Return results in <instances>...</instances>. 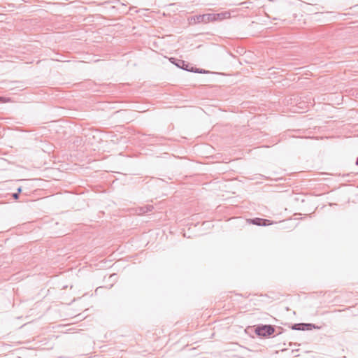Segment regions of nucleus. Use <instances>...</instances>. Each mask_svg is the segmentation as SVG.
Returning a JSON list of instances; mask_svg holds the SVG:
<instances>
[{
	"mask_svg": "<svg viewBox=\"0 0 358 358\" xmlns=\"http://www.w3.org/2000/svg\"><path fill=\"white\" fill-rule=\"evenodd\" d=\"M255 331L259 336L266 337L273 334L275 331V329L270 324L259 325L256 327Z\"/></svg>",
	"mask_w": 358,
	"mask_h": 358,
	"instance_id": "1",
	"label": "nucleus"
},
{
	"mask_svg": "<svg viewBox=\"0 0 358 358\" xmlns=\"http://www.w3.org/2000/svg\"><path fill=\"white\" fill-rule=\"evenodd\" d=\"M214 16H213L211 13H208L192 16L189 18V24H197L201 22L206 24L213 22L212 18Z\"/></svg>",
	"mask_w": 358,
	"mask_h": 358,
	"instance_id": "2",
	"label": "nucleus"
},
{
	"mask_svg": "<svg viewBox=\"0 0 358 358\" xmlns=\"http://www.w3.org/2000/svg\"><path fill=\"white\" fill-rule=\"evenodd\" d=\"M320 328V327L316 326L315 324H311V323H298V324H294L292 326V329L300 330V331L312 330L313 329H319Z\"/></svg>",
	"mask_w": 358,
	"mask_h": 358,
	"instance_id": "3",
	"label": "nucleus"
},
{
	"mask_svg": "<svg viewBox=\"0 0 358 358\" xmlns=\"http://www.w3.org/2000/svg\"><path fill=\"white\" fill-rule=\"evenodd\" d=\"M171 62L176 64L178 67L190 71V69H188L187 67L189 64L186 63L185 61L181 59H176L175 58H171Z\"/></svg>",
	"mask_w": 358,
	"mask_h": 358,
	"instance_id": "4",
	"label": "nucleus"
},
{
	"mask_svg": "<svg viewBox=\"0 0 358 358\" xmlns=\"http://www.w3.org/2000/svg\"><path fill=\"white\" fill-rule=\"evenodd\" d=\"M251 223H252L255 225L258 226H266L269 224V220L266 219H262V218H254L250 220Z\"/></svg>",
	"mask_w": 358,
	"mask_h": 358,
	"instance_id": "5",
	"label": "nucleus"
},
{
	"mask_svg": "<svg viewBox=\"0 0 358 358\" xmlns=\"http://www.w3.org/2000/svg\"><path fill=\"white\" fill-rule=\"evenodd\" d=\"M213 16H214L213 18H212L213 22L222 20V19L226 17V15H227V13H211Z\"/></svg>",
	"mask_w": 358,
	"mask_h": 358,
	"instance_id": "6",
	"label": "nucleus"
},
{
	"mask_svg": "<svg viewBox=\"0 0 358 358\" xmlns=\"http://www.w3.org/2000/svg\"><path fill=\"white\" fill-rule=\"evenodd\" d=\"M152 209H153V206H146L145 207L141 208L140 213L143 214V213H145L147 212L151 211Z\"/></svg>",
	"mask_w": 358,
	"mask_h": 358,
	"instance_id": "7",
	"label": "nucleus"
},
{
	"mask_svg": "<svg viewBox=\"0 0 358 358\" xmlns=\"http://www.w3.org/2000/svg\"><path fill=\"white\" fill-rule=\"evenodd\" d=\"M190 71L192 72H196V73H206L207 71L204 69H194L193 68H192L190 69Z\"/></svg>",
	"mask_w": 358,
	"mask_h": 358,
	"instance_id": "8",
	"label": "nucleus"
},
{
	"mask_svg": "<svg viewBox=\"0 0 358 358\" xmlns=\"http://www.w3.org/2000/svg\"><path fill=\"white\" fill-rule=\"evenodd\" d=\"M13 197L15 199H17L19 198V194L18 193H13Z\"/></svg>",
	"mask_w": 358,
	"mask_h": 358,
	"instance_id": "9",
	"label": "nucleus"
},
{
	"mask_svg": "<svg viewBox=\"0 0 358 358\" xmlns=\"http://www.w3.org/2000/svg\"><path fill=\"white\" fill-rule=\"evenodd\" d=\"M21 192H22V188L21 187L17 188V193H18V194H20V193Z\"/></svg>",
	"mask_w": 358,
	"mask_h": 358,
	"instance_id": "10",
	"label": "nucleus"
},
{
	"mask_svg": "<svg viewBox=\"0 0 358 358\" xmlns=\"http://www.w3.org/2000/svg\"><path fill=\"white\" fill-rule=\"evenodd\" d=\"M356 164L358 165V159L356 161Z\"/></svg>",
	"mask_w": 358,
	"mask_h": 358,
	"instance_id": "11",
	"label": "nucleus"
},
{
	"mask_svg": "<svg viewBox=\"0 0 358 358\" xmlns=\"http://www.w3.org/2000/svg\"><path fill=\"white\" fill-rule=\"evenodd\" d=\"M2 99V98H1V97H0V99Z\"/></svg>",
	"mask_w": 358,
	"mask_h": 358,
	"instance_id": "12",
	"label": "nucleus"
}]
</instances>
